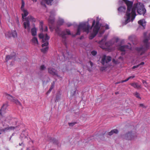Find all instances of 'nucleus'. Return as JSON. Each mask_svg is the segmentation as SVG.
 <instances>
[{
	"instance_id": "1",
	"label": "nucleus",
	"mask_w": 150,
	"mask_h": 150,
	"mask_svg": "<svg viewBox=\"0 0 150 150\" xmlns=\"http://www.w3.org/2000/svg\"><path fill=\"white\" fill-rule=\"evenodd\" d=\"M137 9V13L140 15H144L146 12V10L144 8V6L142 3H138L134 4L132 9L131 12V21H133L134 19L136 14V10Z\"/></svg>"
},
{
	"instance_id": "2",
	"label": "nucleus",
	"mask_w": 150,
	"mask_h": 150,
	"mask_svg": "<svg viewBox=\"0 0 150 150\" xmlns=\"http://www.w3.org/2000/svg\"><path fill=\"white\" fill-rule=\"evenodd\" d=\"M146 33H144V36L145 38L143 40L144 45L142 47H137L135 48L137 52L140 53L141 55H142L146 50L149 48V43L148 42V41L149 40H150V33L147 38L146 37Z\"/></svg>"
},
{
	"instance_id": "3",
	"label": "nucleus",
	"mask_w": 150,
	"mask_h": 150,
	"mask_svg": "<svg viewBox=\"0 0 150 150\" xmlns=\"http://www.w3.org/2000/svg\"><path fill=\"white\" fill-rule=\"evenodd\" d=\"M122 0L125 2L127 6V10L126 13V15L127 16V19L125 21L126 24H127L130 21V16L133 8L132 5L133 2L132 1L128 0Z\"/></svg>"
},
{
	"instance_id": "4",
	"label": "nucleus",
	"mask_w": 150,
	"mask_h": 150,
	"mask_svg": "<svg viewBox=\"0 0 150 150\" xmlns=\"http://www.w3.org/2000/svg\"><path fill=\"white\" fill-rule=\"evenodd\" d=\"M96 23L95 20L93 21L92 26L90 27L88 23H85L79 24V25L83 32L88 33L90 30H91L92 28Z\"/></svg>"
},
{
	"instance_id": "5",
	"label": "nucleus",
	"mask_w": 150,
	"mask_h": 150,
	"mask_svg": "<svg viewBox=\"0 0 150 150\" xmlns=\"http://www.w3.org/2000/svg\"><path fill=\"white\" fill-rule=\"evenodd\" d=\"M96 23L95 20L93 21L92 26L90 27L88 23H85L79 24V25L83 32L88 33L90 30H91L92 28Z\"/></svg>"
},
{
	"instance_id": "6",
	"label": "nucleus",
	"mask_w": 150,
	"mask_h": 150,
	"mask_svg": "<svg viewBox=\"0 0 150 150\" xmlns=\"http://www.w3.org/2000/svg\"><path fill=\"white\" fill-rule=\"evenodd\" d=\"M39 37L40 39H42V42L44 43L42 45V47H47L49 43L48 40L50 39V37L47 34H46L45 36H44V35L42 33H40L39 35Z\"/></svg>"
},
{
	"instance_id": "7",
	"label": "nucleus",
	"mask_w": 150,
	"mask_h": 150,
	"mask_svg": "<svg viewBox=\"0 0 150 150\" xmlns=\"http://www.w3.org/2000/svg\"><path fill=\"white\" fill-rule=\"evenodd\" d=\"M55 30L56 32L57 33L58 35L61 37L63 39H66V33L68 35H70L71 34L70 30L68 29H66L62 31L61 33L58 27H57Z\"/></svg>"
},
{
	"instance_id": "8",
	"label": "nucleus",
	"mask_w": 150,
	"mask_h": 150,
	"mask_svg": "<svg viewBox=\"0 0 150 150\" xmlns=\"http://www.w3.org/2000/svg\"><path fill=\"white\" fill-rule=\"evenodd\" d=\"M16 127L14 126H10L8 125H6V127H4V128H1L0 129V134L3 133H5L7 132H9L12 130H13L15 129Z\"/></svg>"
},
{
	"instance_id": "9",
	"label": "nucleus",
	"mask_w": 150,
	"mask_h": 150,
	"mask_svg": "<svg viewBox=\"0 0 150 150\" xmlns=\"http://www.w3.org/2000/svg\"><path fill=\"white\" fill-rule=\"evenodd\" d=\"M135 137V135L131 131L126 134L124 136V138L127 140H132L134 139Z\"/></svg>"
},
{
	"instance_id": "10",
	"label": "nucleus",
	"mask_w": 150,
	"mask_h": 150,
	"mask_svg": "<svg viewBox=\"0 0 150 150\" xmlns=\"http://www.w3.org/2000/svg\"><path fill=\"white\" fill-rule=\"evenodd\" d=\"M112 58L109 56L106 57L105 55H104L101 58V63L103 65H104L105 63H108L111 60Z\"/></svg>"
},
{
	"instance_id": "11",
	"label": "nucleus",
	"mask_w": 150,
	"mask_h": 150,
	"mask_svg": "<svg viewBox=\"0 0 150 150\" xmlns=\"http://www.w3.org/2000/svg\"><path fill=\"white\" fill-rule=\"evenodd\" d=\"M24 21V22L23 23V27L25 29H27L28 31L29 32L30 29L29 21H28V20L25 19V18Z\"/></svg>"
},
{
	"instance_id": "12",
	"label": "nucleus",
	"mask_w": 150,
	"mask_h": 150,
	"mask_svg": "<svg viewBox=\"0 0 150 150\" xmlns=\"http://www.w3.org/2000/svg\"><path fill=\"white\" fill-rule=\"evenodd\" d=\"M48 73L53 76H58L57 71L54 68L50 67L48 68Z\"/></svg>"
},
{
	"instance_id": "13",
	"label": "nucleus",
	"mask_w": 150,
	"mask_h": 150,
	"mask_svg": "<svg viewBox=\"0 0 150 150\" xmlns=\"http://www.w3.org/2000/svg\"><path fill=\"white\" fill-rule=\"evenodd\" d=\"M93 27V32L98 33L100 28V25L99 24V21H96V24L95 25H94Z\"/></svg>"
},
{
	"instance_id": "14",
	"label": "nucleus",
	"mask_w": 150,
	"mask_h": 150,
	"mask_svg": "<svg viewBox=\"0 0 150 150\" xmlns=\"http://www.w3.org/2000/svg\"><path fill=\"white\" fill-rule=\"evenodd\" d=\"M131 49V45L129 46L128 45H125L123 46H120L118 48V50L121 51V52H125L126 49Z\"/></svg>"
},
{
	"instance_id": "15",
	"label": "nucleus",
	"mask_w": 150,
	"mask_h": 150,
	"mask_svg": "<svg viewBox=\"0 0 150 150\" xmlns=\"http://www.w3.org/2000/svg\"><path fill=\"white\" fill-rule=\"evenodd\" d=\"M8 106V104L6 103L4 104L1 107V109L0 110V114L1 115H2V112L4 113L5 112V110L6 109Z\"/></svg>"
},
{
	"instance_id": "16",
	"label": "nucleus",
	"mask_w": 150,
	"mask_h": 150,
	"mask_svg": "<svg viewBox=\"0 0 150 150\" xmlns=\"http://www.w3.org/2000/svg\"><path fill=\"white\" fill-rule=\"evenodd\" d=\"M130 85L135 88L137 89L141 88V85H139L137 83H131Z\"/></svg>"
},
{
	"instance_id": "17",
	"label": "nucleus",
	"mask_w": 150,
	"mask_h": 150,
	"mask_svg": "<svg viewBox=\"0 0 150 150\" xmlns=\"http://www.w3.org/2000/svg\"><path fill=\"white\" fill-rule=\"evenodd\" d=\"M22 11L23 13H22L21 14L22 19L23 20L24 19H25V18H24V17H26L28 15V12L27 11V10H25V9L22 10Z\"/></svg>"
},
{
	"instance_id": "18",
	"label": "nucleus",
	"mask_w": 150,
	"mask_h": 150,
	"mask_svg": "<svg viewBox=\"0 0 150 150\" xmlns=\"http://www.w3.org/2000/svg\"><path fill=\"white\" fill-rule=\"evenodd\" d=\"M25 19L28 20L32 22H35L36 21V19L32 16H29L25 18Z\"/></svg>"
},
{
	"instance_id": "19",
	"label": "nucleus",
	"mask_w": 150,
	"mask_h": 150,
	"mask_svg": "<svg viewBox=\"0 0 150 150\" xmlns=\"http://www.w3.org/2000/svg\"><path fill=\"white\" fill-rule=\"evenodd\" d=\"M138 23L139 24L142 26L144 28L146 25V22L144 19L140 20L138 21Z\"/></svg>"
},
{
	"instance_id": "20",
	"label": "nucleus",
	"mask_w": 150,
	"mask_h": 150,
	"mask_svg": "<svg viewBox=\"0 0 150 150\" xmlns=\"http://www.w3.org/2000/svg\"><path fill=\"white\" fill-rule=\"evenodd\" d=\"M31 33L32 36H35L37 34V30L35 28H33L31 30Z\"/></svg>"
},
{
	"instance_id": "21",
	"label": "nucleus",
	"mask_w": 150,
	"mask_h": 150,
	"mask_svg": "<svg viewBox=\"0 0 150 150\" xmlns=\"http://www.w3.org/2000/svg\"><path fill=\"white\" fill-rule=\"evenodd\" d=\"M118 132V130L116 129L112 130L110 132H109L108 133V135L111 136L113 133L117 134Z\"/></svg>"
},
{
	"instance_id": "22",
	"label": "nucleus",
	"mask_w": 150,
	"mask_h": 150,
	"mask_svg": "<svg viewBox=\"0 0 150 150\" xmlns=\"http://www.w3.org/2000/svg\"><path fill=\"white\" fill-rule=\"evenodd\" d=\"M82 29L79 25L78 26V28L77 29V31L75 35H72L73 37H75L76 35H79L80 34V31Z\"/></svg>"
},
{
	"instance_id": "23",
	"label": "nucleus",
	"mask_w": 150,
	"mask_h": 150,
	"mask_svg": "<svg viewBox=\"0 0 150 150\" xmlns=\"http://www.w3.org/2000/svg\"><path fill=\"white\" fill-rule=\"evenodd\" d=\"M54 21V18L53 17H51V16H50L49 18L48 22L50 24H53Z\"/></svg>"
},
{
	"instance_id": "24",
	"label": "nucleus",
	"mask_w": 150,
	"mask_h": 150,
	"mask_svg": "<svg viewBox=\"0 0 150 150\" xmlns=\"http://www.w3.org/2000/svg\"><path fill=\"white\" fill-rule=\"evenodd\" d=\"M12 101V102H14L17 105H20V106H22V104L17 99H15V98Z\"/></svg>"
},
{
	"instance_id": "25",
	"label": "nucleus",
	"mask_w": 150,
	"mask_h": 150,
	"mask_svg": "<svg viewBox=\"0 0 150 150\" xmlns=\"http://www.w3.org/2000/svg\"><path fill=\"white\" fill-rule=\"evenodd\" d=\"M5 36L8 38H11L12 36L11 32L10 31L6 32L5 33Z\"/></svg>"
},
{
	"instance_id": "26",
	"label": "nucleus",
	"mask_w": 150,
	"mask_h": 150,
	"mask_svg": "<svg viewBox=\"0 0 150 150\" xmlns=\"http://www.w3.org/2000/svg\"><path fill=\"white\" fill-rule=\"evenodd\" d=\"M6 96H7V98L11 102H12L13 100V99L14 98L12 96H11L8 94H6Z\"/></svg>"
},
{
	"instance_id": "27",
	"label": "nucleus",
	"mask_w": 150,
	"mask_h": 150,
	"mask_svg": "<svg viewBox=\"0 0 150 150\" xmlns=\"http://www.w3.org/2000/svg\"><path fill=\"white\" fill-rule=\"evenodd\" d=\"M11 35L13 37L15 38L17 37V33L15 30H13L11 32Z\"/></svg>"
},
{
	"instance_id": "28",
	"label": "nucleus",
	"mask_w": 150,
	"mask_h": 150,
	"mask_svg": "<svg viewBox=\"0 0 150 150\" xmlns=\"http://www.w3.org/2000/svg\"><path fill=\"white\" fill-rule=\"evenodd\" d=\"M125 9L126 8L124 6H121L118 8V11L120 12L125 11Z\"/></svg>"
},
{
	"instance_id": "29",
	"label": "nucleus",
	"mask_w": 150,
	"mask_h": 150,
	"mask_svg": "<svg viewBox=\"0 0 150 150\" xmlns=\"http://www.w3.org/2000/svg\"><path fill=\"white\" fill-rule=\"evenodd\" d=\"M64 23L63 19H59L57 22V24L59 25H62Z\"/></svg>"
},
{
	"instance_id": "30",
	"label": "nucleus",
	"mask_w": 150,
	"mask_h": 150,
	"mask_svg": "<svg viewBox=\"0 0 150 150\" xmlns=\"http://www.w3.org/2000/svg\"><path fill=\"white\" fill-rule=\"evenodd\" d=\"M32 42L35 44H38V42L37 38L36 37H34L32 40Z\"/></svg>"
},
{
	"instance_id": "31",
	"label": "nucleus",
	"mask_w": 150,
	"mask_h": 150,
	"mask_svg": "<svg viewBox=\"0 0 150 150\" xmlns=\"http://www.w3.org/2000/svg\"><path fill=\"white\" fill-rule=\"evenodd\" d=\"M97 33H93H93H91L89 37V38L90 39H92L94 38L95 36L96 35Z\"/></svg>"
},
{
	"instance_id": "32",
	"label": "nucleus",
	"mask_w": 150,
	"mask_h": 150,
	"mask_svg": "<svg viewBox=\"0 0 150 150\" xmlns=\"http://www.w3.org/2000/svg\"><path fill=\"white\" fill-rule=\"evenodd\" d=\"M47 4L48 5H51L52 3L53 0H44Z\"/></svg>"
},
{
	"instance_id": "33",
	"label": "nucleus",
	"mask_w": 150,
	"mask_h": 150,
	"mask_svg": "<svg viewBox=\"0 0 150 150\" xmlns=\"http://www.w3.org/2000/svg\"><path fill=\"white\" fill-rule=\"evenodd\" d=\"M43 23L42 21H41L40 22V30L42 32L43 31Z\"/></svg>"
},
{
	"instance_id": "34",
	"label": "nucleus",
	"mask_w": 150,
	"mask_h": 150,
	"mask_svg": "<svg viewBox=\"0 0 150 150\" xmlns=\"http://www.w3.org/2000/svg\"><path fill=\"white\" fill-rule=\"evenodd\" d=\"M48 47H45V48H42L41 49V51L43 53H45L48 50Z\"/></svg>"
},
{
	"instance_id": "35",
	"label": "nucleus",
	"mask_w": 150,
	"mask_h": 150,
	"mask_svg": "<svg viewBox=\"0 0 150 150\" xmlns=\"http://www.w3.org/2000/svg\"><path fill=\"white\" fill-rule=\"evenodd\" d=\"M25 6V2L23 0H21V10L22 11L24 9H25L24 8V7Z\"/></svg>"
},
{
	"instance_id": "36",
	"label": "nucleus",
	"mask_w": 150,
	"mask_h": 150,
	"mask_svg": "<svg viewBox=\"0 0 150 150\" xmlns=\"http://www.w3.org/2000/svg\"><path fill=\"white\" fill-rule=\"evenodd\" d=\"M54 82L53 81L52 83L51 87H50L49 90L48 91V92H50L52 89L54 88Z\"/></svg>"
},
{
	"instance_id": "37",
	"label": "nucleus",
	"mask_w": 150,
	"mask_h": 150,
	"mask_svg": "<svg viewBox=\"0 0 150 150\" xmlns=\"http://www.w3.org/2000/svg\"><path fill=\"white\" fill-rule=\"evenodd\" d=\"M13 56L10 55H7L6 57V62H7L9 60L13 58Z\"/></svg>"
},
{
	"instance_id": "38",
	"label": "nucleus",
	"mask_w": 150,
	"mask_h": 150,
	"mask_svg": "<svg viewBox=\"0 0 150 150\" xmlns=\"http://www.w3.org/2000/svg\"><path fill=\"white\" fill-rule=\"evenodd\" d=\"M142 83L143 84L144 86L146 88H148V83L146 81L143 80H142Z\"/></svg>"
},
{
	"instance_id": "39",
	"label": "nucleus",
	"mask_w": 150,
	"mask_h": 150,
	"mask_svg": "<svg viewBox=\"0 0 150 150\" xmlns=\"http://www.w3.org/2000/svg\"><path fill=\"white\" fill-rule=\"evenodd\" d=\"M134 95L137 98H139L140 99H141V98L140 96V94L137 92H136L135 93Z\"/></svg>"
},
{
	"instance_id": "40",
	"label": "nucleus",
	"mask_w": 150,
	"mask_h": 150,
	"mask_svg": "<svg viewBox=\"0 0 150 150\" xmlns=\"http://www.w3.org/2000/svg\"><path fill=\"white\" fill-rule=\"evenodd\" d=\"M46 69V67L44 65H41L40 68V71H43Z\"/></svg>"
},
{
	"instance_id": "41",
	"label": "nucleus",
	"mask_w": 150,
	"mask_h": 150,
	"mask_svg": "<svg viewBox=\"0 0 150 150\" xmlns=\"http://www.w3.org/2000/svg\"><path fill=\"white\" fill-rule=\"evenodd\" d=\"M97 53L96 51H93L91 52V54L93 56L96 55Z\"/></svg>"
},
{
	"instance_id": "42",
	"label": "nucleus",
	"mask_w": 150,
	"mask_h": 150,
	"mask_svg": "<svg viewBox=\"0 0 150 150\" xmlns=\"http://www.w3.org/2000/svg\"><path fill=\"white\" fill-rule=\"evenodd\" d=\"M106 68V67H102L100 68V70L102 71H103L105 70Z\"/></svg>"
},
{
	"instance_id": "43",
	"label": "nucleus",
	"mask_w": 150,
	"mask_h": 150,
	"mask_svg": "<svg viewBox=\"0 0 150 150\" xmlns=\"http://www.w3.org/2000/svg\"><path fill=\"white\" fill-rule=\"evenodd\" d=\"M76 123V122L69 123V125L70 126H73Z\"/></svg>"
},
{
	"instance_id": "44",
	"label": "nucleus",
	"mask_w": 150,
	"mask_h": 150,
	"mask_svg": "<svg viewBox=\"0 0 150 150\" xmlns=\"http://www.w3.org/2000/svg\"><path fill=\"white\" fill-rule=\"evenodd\" d=\"M129 79V78L128 77L127 79H125V80L121 81V83H123L124 82H126V81H127Z\"/></svg>"
},
{
	"instance_id": "45",
	"label": "nucleus",
	"mask_w": 150,
	"mask_h": 150,
	"mask_svg": "<svg viewBox=\"0 0 150 150\" xmlns=\"http://www.w3.org/2000/svg\"><path fill=\"white\" fill-rule=\"evenodd\" d=\"M45 29L44 30H43V31H44L45 32H47V31L48 28L47 27V26H45Z\"/></svg>"
},
{
	"instance_id": "46",
	"label": "nucleus",
	"mask_w": 150,
	"mask_h": 150,
	"mask_svg": "<svg viewBox=\"0 0 150 150\" xmlns=\"http://www.w3.org/2000/svg\"><path fill=\"white\" fill-rule=\"evenodd\" d=\"M105 29H106V30L108 29H109V26L108 25H106L105 26Z\"/></svg>"
},
{
	"instance_id": "47",
	"label": "nucleus",
	"mask_w": 150,
	"mask_h": 150,
	"mask_svg": "<svg viewBox=\"0 0 150 150\" xmlns=\"http://www.w3.org/2000/svg\"><path fill=\"white\" fill-rule=\"evenodd\" d=\"M139 66V65H137L136 66H134L132 67V69H134L135 68H137Z\"/></svg>"
},
{
	"instance_id": "48",
	"label": "nucleus",
	"mask_w": 150,
	"mask_h": 150,
	"mask_svg": "<svg viewBox=\"0 0 150 150\" xmlns=\"http://www.w3.org/2000/svg\"><path fill=\"white\" fill-rule=\"evenodd\" d=\"M41 5H42L43 6H44L45 7H46V6L45 4L44 3H43V1H42L41 2Z\"/></svg>"
},
{
	"instance_id": "49",
	"label": "nucleus",
	"mask_w": 150,
	"mask_h": 150,
	"mask_svg": "<svg viewBox=\"0 0 150 150\" xmlns=\"http://www.w3.org/2000/svg\"><path fill=\"white\" fill-rule=\"evenodd\" d=\"M112 62L113 63L116 64H117V61H116L114 59H112Z\"/></svg>"
},
{
	"instance_id": "50",
	"label": "nucleus",
	"mask_w": 150,
	"mask_h": 150,
	"mask_svg": "<svg viewBox=\"0 0 150 150\" xmlns=\"http://www.w3.org/2000/svg\"><path fill=\"white\" fill-rule=\"evenodd\" d=\"M134 77H135V76H129L128 77V78H129V79H130L131 78L133 79V78H134Z\"/></svg>"
},
{
	"instance_id": "51",
	"label": "nucleus",
	"mask_w": 150,
	"mask_h": 150,
	"mask_svg": "<svg viewBox=\"0 0 150 150\" xmlns=\"http://www.w3.org/2000/svg\"><path fill=\"white\" fill-rule=\"evenodd\" d=\"M122 52L121 53V54L122 55H125V52Z\"/></svg>"
},
{
	"instance_id": "52",
	"label": "nucleus",
	"mask_w": 150,
	"mask_h": 150,
	"mask_svg": "<svg viewBox=\"0 0 150 150\" xmlns=\"http://www.w3.org/2000/svg\"><path fill=\"white\" fill-rule=\"evenodd\" d=\"M54 142H55V143H56L57 144H58V140H55L54 141Z\"/></svg>"
},
{
	"instance_id": "53",
	"label": "nucleus",
	"mask_w": 150,
	"mask_h": 150,
	"mask_svg": "<svg viewBox=\"0 0 150 150\" xmlns=\"http://www.w3.org/2000/svg\"><path fill=\"white\" fill-rule=\"evenodd\" d=\"M89 63H90V65L91 67H92L93 65V63L91 61H89Z\"/></svg>"
},
{
	"instance_id": "54",
	"label": "nucleus",
	"mask_w": 150,
	"mask_h": 150,
	"mask_svg": "<svg viewBox=\"0 0 150 150\" xmlns=\"http://www.w3.org/2000/svg\"><path fill=\"white\" fill-rule=\"evenodd\" d=\"M139 105L140 106L144 107V106L143 104H140Z\"/></svg>"
},
{
	"instance_id": "55",
	"label": "nucleus",
	"mask_w": 150,
	"mask_h": 150,
	"mask_svg": "<svg viewBox=\"0 0 150 150\" xmlns=\"http://www.w3.org/2000/svg\"><path fill=\"white\" fill-rule=\"evenodd\" d=\"M144 64V62H142L140 64H139L138 65H139V66L141 65H143Z\"/></svg>"
},
{
	"instance_id": "56",
	"label": "nucleus",
	"mask_w": 150,
	"mask_h": 150,
	"mask_svg": "<svg viewBox=\"0 0 150 150\" xmlns=\"http://www.w3.org/2000/svg\"><path fill=\"white\" fill-rule=\"evenodd\" d=\"M120 83H121V81H119V82H117L116 83H115V84H118Z\"/></svg>"
},
{
	"instance_id": "57",
	"label": "nucleus",
	"mask_w": 150,
	"mask_h": 150,
	"mask_svg": "<svg viewBox=\"0 0 150 150\" xmlns=\"http://www.w3.org/2000/svg\"><path fill=\"white\" fill-rule=\"evenodd\" d=\"M32 1L33 2H36L37 1V0H32Z\"/></svg>"
},
{
	"instance_id": "58",
	"label": "nucleus",
	"mask_w": 150,
	"mask_h": 150,
	"mask_svg": "<svg viewBox=\"0 0 150 150\" xmlns=\"http://www.w3.org/2000/svg\"><path fill=\"white\" fill-rule=\"evenodd\" d=\"M17 24L19 25V21L18 20V19H17Z\"/></svg>"
},
{
	"instance_id": "59",
	"label": "nucleus",
	"mask_w": 150,
	"mask_h": 150,
	"mask_svg": "<svg viewBox=\"0 0 150 150\" xmlns=\"http://www.w3.org/2000/svg\"><path fill=\"white\" fill-rule=\"evenodd\" d=\"M57 97H56V100H55V101L56 102L57 101H58L57 100Z\"/></svg>"
},
{
	"instance_id": "60",
	"label": "nucleus",
	"mask_w": 150,
	"mask_h": 150,
	"mask_svg": "<svg viewBox=\"0 0 150 150\" xmlns=\"http://www.w3.org/2000/svg\"><path fill=\"white\" fill-rule=\"evenodd\" d=\"M71 24H69V25H68V27H70V26H71Z\"/></svg>"
},
{
	"instance_id": "61",
	"label": "nucleus",
	"mask_w": 150,
	"mask_h": 150,
	"mask_svg": "<svg viewBox=\"0 0 150 150\" xmlns=\"http://www.w3.org/2000/svg\"><path fill=\"white\" fill-rule=\"evenodd\" d=\"M115 94H118V92H115Z\"/></svg>"
},
{
	"instance_id": "62",
	"label": "nucleus",
	"mask_w": 150,
	"mask_h": 150,
	"mask_svg": "<svg viewBox=\"0 0 150 150\" xmlns=\"http://www.w3.org/2000/svg\"><path fill=\"white\" fill-rule=\"evenodd\" d=\"M131 38V36H129V39L130 40H131V39H130Z\"/></svg>"
},
{
	"instance_id": "63",
	"label": "nucleus",
	"mask_w": 150,
	"mask_h": 150,
	"mask_svg": "<svg viewBox=\"0 0 150 150\" xmlns=\"http://www.w3.org/2000/svg\"><path fill=\"white\" fill-rule=\"evenodd\" d=\"M83 38V37L81 36L80 38V39H81Z\"/></svg>"
},
{
	"instance_id": "64",
	"label": "nucleus",
	"mask_w": 150,
	"mask_h": 150,
	"mask_svg": "<svg viewBox=\"0 0 150 150\" xmlns=\"http://www.w3.org/2000/svg\"><path fill=\"white\" fill-rule=\"evenodd\" d=\"M50 29L51 30H52V28H51V27H50Z\"/></svg>"
}]
</instances>
